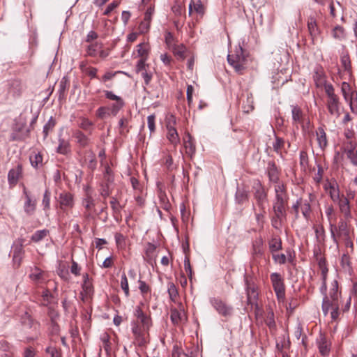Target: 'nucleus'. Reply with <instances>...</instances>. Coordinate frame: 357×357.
I'll list each match as a JSON object with an SVG mask.
<instances>
[{"label": "nucleus", "mask_w": 357, "mask_h": 357, "mask_svg": "<svg viewBox=\"0 0 357 357\" xmlns=\"http://www.w3.org/2000/svg\"><path fill=\"white\" fill-rule=\"evenodd\" d=\"M330 232L333 243L337 248L339 247L340 243L342 241L347 248H353L350 230L347 223L340 220L338 225L330 223Z\"/></svg>", "instance_id": "nucleus-1"}, {"label": "nucleus", "mask_w": 357, "mask_h": 357, "mask_svg": "<svg viewBox=\"0 0 357 357\" xmlns=\"http://www.w3.org/2000/svg\"><path fill=\"white\" fill-rule=\"evenodd\" d=\"M227 61L238 74H243L247 67L248 55L241 46L236 47L235 50L227 56Z\"/></svg>", "instance_id": "nucleus-2"}, {"label": "nucleus", "mask_w": 357, "mask_h": 357, "mask_svg": "<svg viewBox=\"0 0 357 357\" xmlns=\"http://www.w3.org/2000/svg\"><path fill=\"white\" fill-rule=\"evenodd\" d=\"M275 197L273 204V212L287 214L286 206L289 197L283 183H278L275 185Z\"/></svg>", "instance_id": "nucleus-3"}, {"label": "nucleus", "mask_w": 357, "mask_h": 357, "mask_svg": "<svg viewBox=\"0 0 357 357\" xmlns=\"http://www.w3.org/2000/svg\"><path fill=\"white\" fill-rule=\"evenodd\" d=\"M270 278L278 302L283 303L285 299V287L283 278L278 273H271Z\"/></svg>", "instance_id": "nucleus-4"}, {"label": "nucleus", "mask_w": 357, "mask_h": 357, "mask_svg": "<svg viewBox=\"0 0 357 357\" xmlns=\"http://www.w3.org/2000/svg\"><path fill=\"white\" fill-rule=\"evenodd\" d=\"M322 311L325 316L331 311L332 319L335 320L339 316V303L337 300H332L328 296H325L322 301Z\"/></svg>", "instance_id": "nucleus-5"}, {"label": "nucleus", "mask_w": 357, "mask_h": 357, "mask_svg": "<svg viewBox=\"0 0 357 357\" xmlns=\"http://www.w3.org/2000/svg\"><path fill=\"white\" fill-rule=\"evenodd\" d=\"M21 322L24 327L31 329L33 332L31 340L36 339L38 337L40 334V324L35 321L27 312H24L22 314Z\"/></svg>", "instance_id": "nucleus-6"}, {"label": "nucleus", "mask_w": 357, "mask_h": 357, "mask_svg": "<svg viewBox=\"0 0 357 357\" xmlns=\"http://www.w3.org/2000/svg\"><path fill=\"white\" fill-rule=\"evenodd\" d=\"M58 202L59 208L65 212L67 209L72 208L74 206V197L70 192L63 191L59 194Z\"/></svg>", "instance_id": "nucleus-7"}, {"label": "nucleus", "mask_w": 357, "mask_h": 357, "mask_svg": "<svg viewBox=\"0 0 357 357\" xmlns=\"http://www.w3.org/2000/svg\"><path fill=\"white\" fill-rule=\"evenodd\" d=\"M83 282L82 284V291L80 293L81 298L83 301L88 300L91 298L93 293V287L91 280L88 273H85L82 275Z\"/></svg>", "instance_id": "nucleus-8"}, {"label": "nucleus", "mask_w": 357, "mask_h": 357, "mask_svg": "<svg viewBox=\"0 0 357 357\" xmlns=\"http://www.w3.org/2000/svg\"><path fill=\"white\" fill-rule=\"evenodd\" d=\"M210 303L220 314L224 317H229L231 315V307L226 305V303H225L222 301L218 298H211Z\"/></svg>", "instance_id": "nucleus-9"}, {"label": "nucleus", "mask_w": 357, "mask_h": 357, "mask_svg": "<svg viewBox=\"0 0 357 357\" xmlns=\"http://www.w3.org/2000/svg\"><path fill=\"white\" fill-rule=\"evenodd\" d=\"M315 200V195L312 193H308L307 199L301 198V210L303 217L308 220L310 218L312 209L311 204Z\"/></svg>", "instance_id": "nucleus-10"}, {"label": "nucleus", "mask_w": 357, "mask_h": 357, "mask_svg": "<svg viewBox=\"0 0 357 357\" xmlns=\"http://www.w3.org/2000/svg\"><path fill=\"white\" fill-rule=\"evenodd\" d=\"M24 87V84L21 80L13 79L9 83L8 93L15 98H19L22 95Z\"/></svg>", "instance_id": "nucleus-11"}, {"label": "nucleus", "mask_w": 357, "mask_h": 357, "mask_svg": "<svg viewBox=\"0 0 357 357\" xmlns=\"http://www.w3.org/2000/svg\"><path fill=\"white\" fill-rule=\"evenodd\" d=\"M340 102L337 96L327 98L326 107L331 116L335 118H338L340 116Z\"/></svg>", "instance_id": "nucleus-12"}, {"label": "nucleus", "mask_w": 357, "mask_h": 357, "mask_svg": "<svg viewBox=\"0 0 357 357\" xmlns=\"http://www.w3.org/2000/svg\"><path fill=\"white\" fill-rule=\"evenodd\" d=\"M246 286L248 303L257 306L259 296L257 287L255 284L249 283L248 281H246Z\"/></svg>", "instance_id": "nucleus-13"}, {"label": "nucleus", "mask_w": 357, "mask_h": 357, "mask_svg": "<svg viewBox=\"0 0 357 357\" xmlns=\"http://www.w3.org/2000/svg\"><path fill=\"white\" fill-rule=\"evenodd\" d=\"M134 314L142 324L143 330L148 331L152 324L151 317L144 313L142 308L139 306L135 308Z\"/></svg>", "instance_id": "nucleus-14"}, {"label": "nucleus", "mask_w": 357, "mask_h": 357, "mask_svg": "<svg viewBox=\"0 0 357 357\" xmlns=\"http://www.w3.org/2000/svg\"><path fill=\"white\" fill-rule=\"evenodd\" d=\"M317 344L321 356H327L329 355L331 351V342L327 340L324 335L321 333L319 335V337L317 340Z\"/></svg>", "instance_id": "nucleus-15"}, {"label": "nucleus", "mask_w": 357, "mask_h": 357, "mask_svg": "<svg viewBox=\"0 0 357 357\" xmlns=\"http://www.w3.org/2000/svg\"><path fill=\"white\" fill-rule=\"evenodd\" d=\"M11 252L13 253V261L14 265L17 267L20 266L24 253L22 243L14 245Z\"/></svg>", "instance_id": "nucleus-16"}, {"label": "nucleus", "mask_w": 357, "mask_h": 357, "mask_svg": "<svg viewBox=\"0 0 357 357\" xmlns=\"http://www.w3.org/2000/svg\"><path fill=\"white\" fill-rule=\"evenodd\" d=\"M170 319L174 325H178L179 324L186 320V315L182 306L179 310L176 308L171 310Z\"/></svg>", "instance_id": "nucleus-17"}, {"label": "nucleus", "mask_w": 357, "mask_h": 357, "mask_svg": "<svg viewBox=\"0 0 357 357\" xmlns=\"http://www.w3.org/2000/svg\"><path fill=\"white\" fill-rule=\"evenodd\" d=\"M313 79L317 87L323 86L326 82V75L323 68L320 66H316L314 70Z\"/></svg>", "instance_id": "nucleus-18"}, {"label": "nucleus", "mask_w": 357, "mask_h": 357, "mask_svg": "<svg viewBox=\"0 0 357 357\" xmlns=\"http://www.w3.org/2000/svg\"><path fill=\"white\" fill-rule=\"evenodd\" d=\"M23 193L25 196V202L24 204V212L28 215H32L35 210L36 202L35 200H32L29 193L26 191V188H24Z\"/></svg>", "instance_id": "nucleus-19"}, {"label": "nucleus", "mask_w": 357, "mask_h": 357, "mask_svg": "<svg viewBox=\"0 0 357 357\" xmlns=\"http://www.w3.org/2000/svg\"><path fill=\"white\" fill-rule=\"evenodd\" d=\"M307 29L312 40L314 41L319 35L320 31L317 21L314 17H310L307 20Z\"/></svg>", "instance_id": "nucleus-20"}, {"label": "nucleus", "mask_w": 357, "mask_h": 357, "mask_svg": "<svg viewBox=\"0 0 357 357\" xmlns=\"http://www.w3.org/2000/svg\"><path fill=\"white\" fill-rule=\"evenodd\" d=\"M22 174V167L18 165L15 168L11 169L8 174V181L10 186H14L17 184L19 177Z\"/></svg>", "instance_id": "nucleus-21"}, {"label": "nucleus", "mask_w": 357, "mask_h": 357, "mask_svg": "<svg viewBox=\"0 0 357 357\" xmlns=\"http://www.w3.org/2000/svg\"><path fill=\"white\" fill-rule=\"evenodd\" d=\"M183 144L188 155L192 156L195 153L196 146L192 136L189 133L183 138Z\"/></svg>", "instance_id": "nucleus-22"}, {"label": "nucleus", "mask_w": 357, "mask_h": 357, "mask_svg": "<svg viewBox=\"0 0 357 357\" xmlns=\"http://www.w3.org/2000/svg\"><path fill=\"white\" fill-rule=\"evenodd\" d=\"M317 141L319 148L324 150L328 146L326 133L322 127H319L316 130Z\"/></svg>", "instance_id": "nucleus-23"}, {"label": "nucleus", "mask_w": 357, "mask_h": 357, "mask_svg": "<svg viewBox=\"0 0 357 357\" xmlns=\"http://www.w3.org/2000/svg\"><path fill=\"white\" fill-rule=\"evenodd\" d=\"M287 214L274 212V215L271 218V225L276 229H280L282 227L284 221L286 220Z\"/></svg>", "instance_id": "nucleus-24"}, {"label": "nucleus", "mask_w": 357, "mask_h": 357, "mask_svg": "<svg viewBox=\"0 0 357 357\" xmlns=\"http://www.w3.org/2000/svg\"><path fill=\"white\" fill-rule=\"evenodd\" d=\"M167 139L176 147L180 143V137L176 128H167Z\"/></svg>", "instance_id": "nucleus-25"}, {"label": "nucleus", "mask_w": 357, "mask_h": 357, "mask_svg": "<svg viewBox=\"0 0 357 357\" xmlns=\"http://www.w3.org/2000/svg\"><path fill=\"white\" fill-rule=\"evenodd\" d=\"M267 174L270 181L278 184V172L276 165L273 162H268Z\"/></svg>", "instance_id": "nucleus-26"}, {"label": "nucleus", "mask_w": 357, "mask_h": 357, "mask_svg": "<svg viewBox=\"0 0 357 357\" xmlns=\"http://www.w3.org/2000/svg\"><path fill=\"white\" fill-rule=\"evenodd\" d=\"M29 160L31 166L35 169L43 166V155L39 152L33 151L29 157Z\"/></svg>", "instance_id": "nucleus-27"}, {"label": "nucleus", "mask_w": 357, "mask_h": 357, "mask_svg": "<svg viewBox=\"0 0 357 357\" xmlns=\"http://www.w3.org/2000/svg\"><path fill=\"white\" fill-rule=\"evenodd\" d=\"M291 115L294 123H302L303 121V114L301 109L297 105L291 106Z\"/></svg>", "instance_id": "nucleus-28"}, {"label": "nucleus", "mask_w": 357, "mask_h": 357, "mask_svg": "<svg viewBox=\"0 0 357 357\" xmlns=\"http://www.w3.org/2000/svg\"><path fill=\"white\" fill-rule=\"evenodd\" d=\"M102 44L100 43H93L86 46V56L95 57L98 55V51L102 49Z\"/></svg>", "instance_id": "nucleus-29"}, {"label": "nucleus", "mask_w": 357, "mask_h": 357, "mask_svg": "<svg viewBox=\"0 0 357 357\" xmlns=\"http://www.w3.org/2000/svg\"><path fill=\"white\" fill-rule=\"evenodd\" d=\"M339 207L340 211L344 214L345 218H348L351 217L349 202L347 198L342 197L340 199Z\"/></svg>", "instance_id": "nucleus-30"}, {"label": "nucleus", "mask_w": 357, "mask_h": 357, "mask_svg": "<svg viewBox=\"0 0 357 357\" xmlns=\"http://www.w3.org/2000/svg\"><path fill=\"white\" fill-rule=\"evenodd\" d=\"M73 137L81 147H86L89 142L88 137L80 130H76L73 133Z\"/></svg>", "instance_id": "nucleus-31"}, {"label": "nucleus", "mask_w": 357, "mask_h": 357, "mask_svg": "<svg viewBox=\"0 0 357 357\" xmlns=\"http://www.w3.org/2000/svg\"><path fill=\"white\" fill-rule=\"evenodd\" d=\"M341 266L344 272L348 273L350 275L353 273V268L350 257L347 254H344L341 257Z\"/></svg>", "instance_id": "nucleus-32"}, {"label": "nucleus", "mask_w": 357, "mask_h": 357, "mask_svg": "<svg viewBox=\"0 0 357 357\" xmlns=\"http://www.w3.org/2000/svg\"><path fill=\"white\" fill-rule=\"evenodd\" d=\"M57 152L60 154L66 155L70 152V145L68 140L62 138L59 139Z\"/></svg>", "instance_id": "nucleus-33"}, {"label": "nucleus", "mask_w": 357, "mask_h": 357, "mask_svg": "<svg viewBox=\"0 0 357 357\" xmlns=\"http://www.w3.org/2000/svg\"><path fill=\"white\" fill-rule=\"evenodd\" d=\"M318 266L321 271L322 280H326L328 269L326 265V261L324 257H317Z\"/></svg>", "instance_id": "nucleus-34"}, {"label": "nucleus", "mask_w": 357, "mask_h": 357, "mask_svg": "<svg viewBox=\"0 0 357 357\" xmlns=\"http://www.w3.org/2000/svg\"><path fill=\"white\" fill-rule=\"evenodd\" d=\"M170 50H172L178 59L184 60L187 49L183 44L176 45Z\"/></svg>", "instance_id": "nucleus-35"}, {"label": "nucleus", "mask_w": 357, "mask_h": 357, "mask_svg": "<svg viewBox=\"0 0 357 357\" xmlns=\"http://www.w3.org/2000/svg\"><path fill=\"white\" fill-rule=\"evenodd\" d=\"M86 197L83 199L82 204L86 209L90 210L95 206L94 199L90 193V188L87 187L86 189Z\"/></svg>", "instance_id": "nucleus-36"}, {"label": "nucleus", "mask_w": 357, "mask_h": 357, "mask_svg": "<svg viewBox=\"0 0 357 357\" xmlns=\"http://www.w3.org/2000/svg\"><path fill=\"white\" fill-rule=\"evenodd\" d=\"M300 166L302 170L306 171L309 167V158L305 151H301L299 153Z\"/></svg>", "instance_id": "nucleus-37"}, {"label": "nucleus", "mask_w": 357, "mask_h": 357, "mask_svg": "<svg viewBox=\"0 0 357 357\" xmlns=\"http://www.w3.org/2000/svg\"><path fill=\"white\" fill-rule=\"evenodd\" d=\"M265 324L271 331L275 330L276 328L274 313L272 310H270L267 312L265 319Z\"/></svg>", "instance_id": "nucleus-38"}, {"label": "nucleus", "mask_w": 357, "mask_h": 357, "mask_svg": "<svg viewBox=\"0 0 357 357\" xmlns=\"http://www.w3.org/2000/svg\"><path fill=\"white\" fill-rule=\"evenodd\" d=\"M132 332L140 344H144L146 342L142 328L137 324H135L133 325L132 328Z\"/></svg>", "instance_id": "nucleus-39"}, {"label": "nucleus", "mask_w": 357, "mask_h": 357, "mask_svg": "<svg viewBox=\"0 0 357 357\" xmlns=\"http://www.w3.org/2000/svg\"><path fill=\"white\" fill-rule=\"evenodd\" d=\"M254 196H255V199L256 200V203L267 202V201H268L267 194L261 187H260L256 190Z\"/></svg>", "instance_id": "nucleus-40"}, {"label": "nucleus", "mask_w": 357, "mask_h": 357, "mask_svg": "<svg viewBox=\"0 0 357 357\" xmlns=\"http://www.w3.org/2000/svg\"><path fill=\"white\" fill-rule=\"evenodd\" d=\"M158 197L160 199V206L163 209L168 211L171 207V204L169 202V199L165 192H162V190H160L158 192Z\"/></svg>", "instance_id": "nucleus-41"}, {"label": "nucleus", "mask_w": 357, "mask_h": 357, "mask_svg": "<svg viewBox=\"0 0 357 357\" xmlns=\"http://www.w3.org/2000/svg\"><path fill=\"white\" fill-rule=\"evenodd\" d=\"M341 91L344 100L349 102V98L351 96V93L354 91L351 90V86L346 82L342 83Z\"/></svg>", "instance_id": "nucleus-42"}, {"label": "nucleus", "mask_w": 357, "mask_h": 357, "mask_svg": "<svg viewBox=\"0 0 357 357\" xmlns=\"http://www.w3.org/2000/svg\"><path fill=\"white\" fill-rule=\"evenodd\" d=\"M332 300L338 301L339 293H338V283L337 280H333L331 282L329 294L328 296Z\"/></svg>", "instance_id": "nucleus-43"}, {"label": "nucleus", "mask_w": 357, "mask_h": 357, "mask_svg": "<svg viewBox=\"0 0 357 357\" xmlns=\"http://www.w3.org/2000/svg\"><path fill=\"white\" fill-rule=\"evenodd\" d=\"M167 292L171 301H172L173 302H176V298L178 296V293L176 287L173 282H168Z\"/></svg>", "instance_id": "nucleus-44"}, {"label": "nucleus", "mask_w": 357, "mask_h": 357, "mask_svg": "<svg viewBox=\"0 0 357 357\" xmlns=\"http://www.w3.org/2000/svg\"><path fill=\"white\" fill-rule=\"evenodd\" d=\"M48 233L49 231L47 229L38 230L31 236V239L32 241L38 243L45 238Z\"/></svg>", "instance_id": "nucleus-45"}, {"label": "nucleus", "mask_w": 357, "mask_h": 357, "mask_svg": "<svg viewBox=\"0 0 357 357\" xmlns=\"http://www.w3.org/2000/svg\"><path fill=\"white\" fill-rule=\"evenodd\" d=\"M78 126L81 129L89 131L93 128V123L87 118L81 117Z\"/></svg>", "instance_id": "nucleus-46"}, {"label": "nucleus", "mask_w": 357, "mask_h": 357, "mask_svg": "<svg viewBox=\"0 0 357 357\" xmlns=\"http://www.w3.org/2000/svg\"><path fill=\"white\" fill-rule=\"evenodd\" d=\"M332 34L334 38L342 40L345 37V30L343 26L337 25L333 28Z\"/></svg>", "instance_id": "nucleus-47"}, {"label": "nucleus", "mask_w": 357, "mask_h": 357, "mask_svg": "<svg viewBox=\"0 0 357 357\" xmlns=\"http://www.w3.org/2000/svg\"><path fill=\"white\" fill-rule=\"evenodd\" d=\"M110 115H112V114L110 112V108L109 107H105V106L100 107L96 110V116L98 118H99L100 119H104L109 116Z\"/></svg>", "instance_id": "nucleus-48"}, {"label": "nucleus", "mask_w": 357, "mask_h": 357, "mask_svg": "<svg viewBox=\"0 0 357 357\" xmlns=\"http://www.w3.org/2000/svg\"><path fill=\"white\" fill-rule=\"evenodd\" d=\"M257 225L261 228L264 227L266 212L257 211L255 207L253 208Z\"/></svg>", "instance_id": "nucleus-49"}, {"label": "nucleus", "mask_w": 357, "mask_h": 357, "mask_svg": "<svg viewBox=\"0 0 357 357\" xmlns=\"http://www.w3.org/2000/svg\"><path fill=\"white\" fill-rule=\"evenodd\" d=\"M41 305L44 306H48L52 302L53 296L48 289H45L43 291L42 294Z\"/></svg>", "instance_id": "nucleus-50"}, {"label": "nucleus", "mask_w": 357, "mask_h": 357, "mask_svg": "<svg viewBox=\"0 0 357 357\" xmlns=\"http://www.w3.org/2000/svg\"><path fill=\"white\" fill-rule=\"evenodd\" d=\"M43 271L38 267H34L31 270V273L29 275V278L35 282L40 281L43 279Z\"/></svg>", "instance_id": "nucleus-51"}, {"label": "nucleus", "mask_w": 357, "mask_h": 357, "mask_svg": "<svg viewBox=\"0 0 357 357\" xmlns=\"http://www.w3.org/2000/svg\"><path fill=\"white\" fill-rule=\"evenodd\" d=\"M269 249L271 252H277L282 249V242L280 238H273L269 243Z\"/></svg>", "instance_id": "nucleus-52"}, {"label": "nucleus", "mask_w": 357, "mask_h": 357, "mask_svg": "<svg viewBox=\"0 0 357 357\" xmlns=\"http://www.w3.org/2000/svg\"><path fill=\"white\" fill-rule=\"evenodd\" d=\"M341 64L344 70L348 73L351 70V65L350 57L348 54H344L341 56Z\"/></svg>", "instance_id": "nucleus-53"}, {"label": "nucleus", "mask_w": 357, "mask_h": 357, "mask_svg": "<svg viewBox=\"0 0 357 357\" xmlns=\"http://www.w3.org/2000/svg\"><path fill=\"white\" fill-rule=\"evenodd\" d=\"M149 45L147 44L141 43L137 45V53L141 58L147 59L149 55Z\"/></svg>", "instance_id": "nucleus-54"}, {"label": "nucleus", "mask_w": 357, "mask_h": 357, "mask_svg": "<svg viewBox=\"0 0 357 357\" xmlns=\"http://www.w3.org/2000/svg\"><path fill=\"white\" fill-rule=\"evenodd\" d=\"M55 121L53 119L52 117H51L43 127V133L44 139L47 138L49 132L53 129V128L55 126Z\"/></svg>", "instance_id": "nucleus-55"}, {"label": "nucleus", "mask_w": 357, "mask_h": 357, "mask_svg": "<svg viewBox=\"0 0 357 357\" xmlns=\"http://www.w3.org/2000/svg\"><path fill=\"white\" fill-rule=\"evenodd\" d=\"M125 103L123 100L116 102L112 104L110 108V112L112 116H115L118 112L123 107Z\"/></svg>", "instance_id": "nucleus-56"}, {"label": "nucleus", "mask_w": 357, "mask_h": 357, "mask_svg": "<svg viewBox=\"0 0 357 357\" xmlns=\"http://www.w3.org/2000/svg\"><path fill=\"white\" fill-rule=\"evenodd\" d=\"M100 340L102 342V347L106 352H109L111 350L109 335L107 333H104L101 335Z\"/></svg>", "instance_id": "nucleus-57"}, {"label": "nucleus", "mask_w": 357, "mask_h": 357, "mask_svg": "<svg viewBox=\"0 0 357 357\" xmlns=\"http://www.w3.org/2000/svg\"><path fill=\"white\" fill-rule=\"evenodd\" d=\"M50 197H51V192L49 190H45L43 198L42 201V204L44 207V210H49L50 207Z\"/></svg>", "instance_id": "nucleus-58"}, {"label": "nucleus", "mask_w": 357, "mask_h": 357, "mask_svg": "<svg viewBox=\"0 0 357 357\" xmlns=\"http://www.w3.org/2000/svg\"><path fill=\"white\" fill-rule=\"evenodd\" d=\"M314 232L318 242L322 243L325 241V231L322 226L315 227Z\"/></svg>", "instance_id": "nucleus-59"}, {"label": "nucleus", "mask_w": 357, "mask_h": 357, "mask_svg": "<svg viewBox=\"0 0 357 357\" xmlns=\"http://www.w3.org/2000/svg\"><path fill=\"white\" fill-rule=\"evenodd\" d=\"M284 145V141L283 139L276 137L275 141L273 144V149L277 153H280Z\"/></svg>", "instance_id": "nucleus-60"}, {"label": "nucleus", "mask_w": 357, "mask_h": 357, "mask_svg": "<svg viewBox=\"0 0 357 357\" xmlns=\"http://www.w3.org/2000/svg\"><path fill=\"white\" fill-rule=\"evenodd\" d=\"M323 86H324V91L327 96V98H333L337 96L335 93L334 87L331 84L326 82L325 84H324Z\"/></svg>", "instance_id": "nucleus-61"}, {"label": "nucleus", "mask_w": 357, "mask_h": 357, "mask_svg": "<svg viewBox=\"0 0 357 357\" xmlns=\"http://www.w3.org/2000/svg\"><path fill=\"white\" fill-rule=\"evenodd\" d=\"M193 9L194 11L200 15H203L205 12V8L200 0L193 1Z\"/></svg>", "instance_id": "nucleus-62"}, {"label": "nucleus", "mask_w": 357, "mask_h": 357, "mask_svg": "<svg viewBox=\"0 0 357 357\" xmlns=\"http://www.w3.org/2000/svg\"><path fill=\"white\" fill-rule=\"evenodd\" d=\"M121 287L123 290L125 295L128 297L129 296V286L127 277L125 273H123L121 276Z\"/></svg>", "instance_id": "nucleus-63"}, {"label": "nucleus", "mask_w": 357, "mask_h": 357, "mask_svg": "<svg viewBox=\"0 0 357 357\" xmlns=\"http://www.w3.org/2000/svg\"><path fill=\"white\" fill-rule=\"evenodd\" d=\"M165 43L169 50H171L174 46H175L176 44H175L174 42V36L170 33L167 32L165 34Z\"/></svg>", "instance_id": "nucleus-64"}]
</instances>
